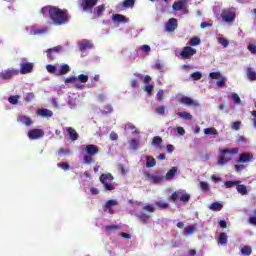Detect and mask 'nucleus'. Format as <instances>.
<instances>
[{"mask_svg": "<svg viewBox=\"0 0 256 256\" xmlns=\"http://www.w3.org/2000/svg\"><path fill=\"white\" fill-rule=\"evenodd\" d=\"M145 179L146 181H150L151 183H154V185H157V183H161L165 177H163V175L145 172Z\"/></svg>", "mask_w": 256, "mask_h": 256, "instance_id": "11", "label": "nucleus"}, {"mask_svg": "<svg viewBox=\"0 0 256 256\" xmlns=\"http://www.w3.org/2000/svg\"><path fill=\"white\" fill-rule=\"evenodd\" d=\"M100 182L104 185L105 191H115L113 186V175L111 173H105L100 176Z\"/></svg>", "mask_w": 256, "mask_h": 256, "instance_id": "5", "label": "nucleus"}, {"mask_svg": "<svg viewBox=\"0 0 256 256\" xmlns=\"http://www.w3.org/2000/svg\"><path fill=\"white\" fill-rule=\"evenodd\" d=\"M122 227L121 225H108L105 226V231L108 233H113V231H121Z\"/></svg>", "mask_w": 256, "mask_h": 256, "instance_id": "27", "label": "nucleus"}, {"mask_svg": "<svg viewBox=\"0 0 256 256\" xmlns=\"http://www.w3.org/2000/svg\"><path fill=\"white\" fill-rule=\"evenodd\" d=\"M142 81H143V83H145L147 85L151 81V76L146 75V76L142 77Z\"/></svg>", "mask_w": 256, "mask_h": 256, "instance_id": "63", "label": "nucleus"}, {"mask_svg": "<svg viewBox=\"0 0 256 256\" xmlns=\"http://www.w3.org/2000/svg\"><path fill=\"white\" fill-rule=\"evenodd\" d=\"M236 191L240 195H247V193H249V191L247 190V186H245L244 184H241V181L239 180H238V184H236Z\"/></svg>", "mask_w": 256, "mask_h": 256, "instance_id": "19", "label": "nucleus"}, {"mask_svg": "<svg viewBox=\"0 0 256 256\" xmlns=\"http://www.w3.org/2000/svg\"><path fill=\"white\" fill-rule=\"evenodd\" d=\"M191 77L194 81H199L201 77H203V75L201 74V72H193L191 74Z\"/></svg>", "mask_w": 256, "mask_h": 256, "instance_id": "51", "label": "nucleus"}, {"mask_svg": "<svg viewBox=\"0 0 256 256\" xmlns=\"http://www.w3.org/2000/svg\"><path fill=\"white\" fill-rule=\"evenodd\" d=\"M239 153V148H232V149H222L220 150V156L218 159V165L223 166L227 165L229 161H231V157H225V155H237Z\"/></svg>", "mask_w": 256, "mask_h": 256, "instance_id": "3", "label": "nucleus"}, {"mask_svg": "<svg viewBox=\"0 0 256 256\" xmlns=\"http://www.w3.org/2000/svg\"><path fill=\"white\" fill-rule=\"evenodd\" d=\"M209 209H211V211H221V209H223V204H221L219 202H213L209 206Z\"/></svg>", "mask_w": 256, "mask_h": 256, "instance_id": "32", "label": "nucleus"}, {"mask_svg": "<svg viewBox=\"0 0 256 256\" xmlns=\"http://www.w3.org/2000/svg\"><path fill=\"white\" fill-rule=\"evenodd\" d=\"M248 51H250L252 55H256V45L255 44L248 45Z\"/></svg>", "mask_w": 256, "mask_h": 256, "instance_id": "60", "label": "nucleus"}, {"mask_svg": "<svg viewBox=\"0 0 256 256\" xmlns=\"http://www.w3.org/2000/svg\"><path fill=\"white\" fill-rule=\"evenodd\" d=\"M144 211H148L149 213H155V208L151 205H146L143 207Z\"/></svg>", "mask_w": 256, "mask_h": 256, "instance_id": "61", "label": "nucleus"}, {"mask_svg": "<svg viewBox=\"0 0 256 256\" xmlns=\"http://www.w3.org/2000/svg\"><path fill=\"white\" fill-rule=\"evenodd\" d=\"M112 19H113L114 23H125L127 21L125 16H123L121 14H113Z\"/></svg>", "mask_w": 256, "mask_h": 256, "instance_id": "25", "label": "nucleus"}, {"mask_svg": "<svg viewBox=\"0 0 256 256\" xmlns=\"http://www.w3.org/2000/svg\"><path fill=\"white\" fill-rule=\"evenodd\" d=\"M157 165V161L153 158V156H146V167L151 169Z\"/></svg>", "mask_w": 256, "mask_h": 256, "instance_id": "21", "label": "nucleus"}, {"mask_svg": "<svg viewBox=\"0 0 256 256\" xmlns=\"http://www.w3.org/2000/svg\"><path fill=\"white\" fill-rule=\"evenodd\" d=\"M37 115H40V117H51L53 115V111L47 109V108H42L37 110Z\"/></svg>", "mask_w": 256, "mask_h": 256, "instance_id": "20", "label": "nucleus"}, {"mask_svg": "<svg viewBox=\"0 0 256 256\" xmlns=\"http://www.w3.org/2000/svg\"><path fill=\"white\" fill-rule=\"evenodd\" d=\"M33 99H35V94L33 92H29L26 94L25 101H27L28 103H31Z\"/></svg>", "mask_w": 256, "mask_h": 256, "instance_id": "53", "label": "nucleus"}, {"mask_svg": "<svg viewBox=\"0 0 256 256\" xmlns=\"http://www.w3.org/2000/svg\"><path fill=\"white\" fill-rule=\"evenodd\" d=\"M80 51H86V49H93V43L89 40H83L79 43Z\"/></svg>", "mask_w": 256, "mask_h": 256, "instance_id": "18", "label": "nucleus"}, {"mask_svg": "<svg viewBox=\"0 0 256 256\" xmlns=\"http://www.w3.org/2000/svg\"><path fill=\"white\" fill-rule=\"evenodd\" d=\"M177 175V167H172L167 173H166V179L168 181H171V179H175V176Z\"/></svg>", "mask_w": 256, "mask_h": 256, "instance_id": "22", "label": "nucleus"}, {"mask_svg": "<svg viewBox=\"0 0 256 256\" xmlns=\"http://www.w3.org/2000/svg\"><path fill=\"white\" fill-rule=\"evenodd\" d=\"M232 100L234 101V103H236L237 105H239V103H241V98L239 97V95L237 93H233L232 94Z\"/></svg>", "mask_w": 256, "mask_h": 256, "instance_id": "57", "label": "nucleus"}, {"mask_svg": "<svg viewBox=\"0 0 256 256\" xmlns=\"http://www.w3.org/2000/svg\"><path fill=\"white\" fill-rule=\"evenodd\" d=\"M155 113L157 115H162L165 116V106H158L156 109H155Z\"/></svg>", "mask_w": 256, "mask_h": 256, "instance_id": "48", "label": "nucleus"}, {"mask_svg": "<svg viewBox=\"0 0 256 256\" xmlns=\"http://www.w3.org/2000/svg\"><path fill=\"white\" fill-rule=\"evenodd\" d=\"M71 71V68L69 67V65L67 64H63L60 67V70L58 72V75H67V73H69Z\"/></svg>", "mask_w": 256, "mask_h": 256, "instance_id": "31", "label": "nucleus"}, {"mask_svg": "<svg viewBox=\"0 0 256 256\" xmlns=\"http://www.w3.org/2000/svg\"><path fill=\"white\" fill-rule=\"evenodd\" d=\"M193 233H195V226L190 225L185 229L184 235H193Z\"/></svg>", "mask_w": 256, "mask_h": 256, "instance_id": "42", "label": "nucleus"}, {"mask_svg": "<svg viewBox=\"0 0 256 256\" xmlns=\"http://www.w3.org/2000/svg\"><path fill=\"white\" fill-rule=\"evenodd\" d=\"M156 207H159V209H169V203L167 202H156Z\"/></svg>", "mask_w": 256, "mask_h": 256, "instance_id": "49", "label": "nucleus"}, {"mask_svg": "<svg viewBox=\"0 0 256 256\" xmlns=\"http://www.w3.org/2000/svg\"><path fill=\"white\" fill-rule=\"evenodd\" d=\"M227 233L221 232L219 237H218V245H227Z\"/></svg>", "mask_w": 256, "mask_h": 256, "instance_id": "24", "label": "nucleus"}, {"mask_svg": "<svg viewBox=\"0 0 256 256\" xmlns=\"http://www.w3.org/2000/svg\"><path fill=\"white\" fill-rule=\"evenodd\" d=\"M66 131H67L71 141H77V139H79V134L77 133V131L75 129H73V127H67Z\"/></svg>", "mask_w": 256, "mask_h": 256, "instance_id": "17", "label": "nucleus"}, {"mask_svg": "<svg viewBox=\"0 0 256 256\" xmlns=\"http://www.w3.org/2000/svg\"><path fill=\"white\" fill-rule=\"evenodd\" d=\"M179 27V24L177 23V19L170 18L168 22L165 25V31L167 33H175V30Z\"/></svg>", "mask_w": 256, "mask_h": 256, "instance_id": "13", "label": "nucleus"}, {"mask_svg": "<svg viewBox=\"0 0 256 256\" xmlns=\"http://www.w3.org/2000/svg\"><path fill=\"white\" fill-rule=\"evenodd\" d=\"M239 163H249V161H253V154L244 153L239 156Z\"/></svg>", "mask_w": 256, "mask_h": 256, "instance_id": "16", "label": "nucleus"}, {"mask_svg": "<svg viewBox=\"0 0 256 256\" xmlns=\"http://www.w3.org/2000/svg\"><path fill=\"white\" fill-rule=\"evenodd\" d=\"M210 79H219L221 76V72L217 71V72H211L209 74Z\"/></svg>", "mask_w": 256, "mask_h": 256, "instance_id": "54", "label": "nucleus"}, {"mask_svg": "<svg viewBox=\"0 0 256 256\" xmlns=\"http://www.w3.org/2000/svg\"><path fill=\"white\" fill-rule=\"evenodd\" d=\"M115 205H117L116 200H108L104 205V209H111V207H115Z\"/></svg>", "mask_w": 256, "mask_h": 256, "instance_id": "43", "label": "nucleus"}, {"mask_svg": "<svg viewBox=\"0 0 256 256\" xmlns=\"http://www.w3.org/2000/svg\"><path fill=\"white\" fill-rule=\"evenodd\" d=\"M191 199V194L186 193L185 190H178L170 196V201L173 203H177V201L180 200L181 203H189V200Z\"/></svg>", "mask_w": 256, "mask_h": 256, "instance_id": "4", "label": "nucleus"}, {"mask_svg": "<svg viewBox=\"0 0 256 256\" xmlns=\"http://www.w3.org/2000/svg\"><path fill=\"white\" fill-rule=\"evenodd\" d=\"M61 51H63V46H55L53 48L47 49V58L50 61H53V59H55V57H57Z\"/></svg>", "mask_w": 256, "mask_h": 256, "instance_id": "12", "label": "nucleus"}, {"mask_svg": "<svg viewBox=\"0 0 256 256\" xmlns=\"http://www.w3.org/2000/svg\"><path fill=\"white\" fill-rule=\"evenodd\" d=\"M138 219L139 221H141V223L145 224V223H149L150 217L145 213H141L138 215Z\"/></svg>", "mask_w": 256, "mask_h": 256, "instance_id": "38", "label": "nucleus"}, {"mask_svg": "<svg viewBox=\"0 0 256 256\" xmlns=\"http://www.w3.org/2000/svg\"><path fill=\"white\" fill-rule=\"evenodd\" d=\"M235 11L230 8L224 9L221 13L222 21L225 23H233L235 21Z\"/></svg>", "mask_w": 256, "mask_h": 256, "instance_id": "6", "label": "nucleus"}, {"mask_svg": "<svg viewBox=\"0 0 256 256\" xmlns=\"http://www.w3.org/2000/svg\"><path fill=\"white\" fill-rule=\"evenodd\" d=\"M153 89H154L153 84H146V85L144 86V91H145L148 95H153Z\"/></svg>", "mask_w": 256, "mask_h": 256, "instance_id": "41", "label": "nucleus"}, {"mask_svg": "<svg viewBox=\"0 0 256 256\" xmlns=\"http://www.w3.org/2000/svg\"><path fill=\"white\" fill-rule=\"evenodd\" d=\"M200 189L201 191H203L204 193H207V191H209V183L201 181L200 182Z\"/></svg>", "mask_w": 256, "mask_h": 256, "instance_id": "44", "label": "nucleus"}, {"mask_svg": "<svg viewBox=\"0 0 256 256\" xmlns=\"http://www.w3.org/2000/svg\"><path fill=\"white\" fill-rule=\"evenodd\" d=\"M204 133L205 135H218L217 129L215 128H205Z\"/></svg>", "mask_w": 256, "mask_h": 256, "instance_id": "40", "label": "nucleus"}, {"mask_svg": "<svg viewBox=\"0 0 256 256\" xmlns=\"http://www.w3.org/2000/svg\"><path fill=\"white\" fill-rule=\"evenodd\" d=\"M224 185L226 189H233V187H237V185H239V180L226 181L224 182Z\"/></svg>", "mask_w": 256, "mask_h": 256, "instance_id": "30", "label": "nucleus"}, {"mask_svg": "<svg viewBox=\"0 0 256 256\" xmlns=\"http://www.w3.org/2000/svg\"><path fill=\"white\" fill-rule=\"evenodd\" d=\"M58 167L63 169V171H69V169H71V164H69V162H62L58 164Z\"/></svg>", "mask_w": 256, "mask_h": 256, "instance_id": "39", "label": "nucleus"}, {"mask_svg": "<svg viewBox=\"0 0 256 256\" xmlns=\"http://www.w3.org/2000/svg\"><path fill=\"white\" fill-rule=\"evenodd\" d=\"M240 252L244 256H249V255H251V253H253V249L251 248V246H244L241 248Z\"/></svg>", "mask_w": 256, "mask_h": 256, "instance_id": "36", "label": "nucleus"}, {"mask_svg": "<svg viewBox=\"0 0 256 256\" xmlns=\"http://www.w3.org/2000/svg\"><path fill=\"white\" fill-rule=\"evenodd\" d=\"M181 103L187 105L188 107H197L199 104L195 102L191 97L182 96Z\"/></svg>", "mask_w": 256, "mask_h": 256, "instance_id": "15", "label": "nucleus"}, {"mask_svg": "<svg viewBox=\"0 0 256 256\" xmlns=\"http://www.w3.org/2000/svg\"><path fill=\"white\" fill-rule=\"evenodd\" d=\"M162 142L163 139L159 136L154 137L152 140L153 145H157V147H159V145H161Z\"/></svg>", "mask_w": 256, "mask_h": 256, "instance_id": "52", "label": "nucleus"}, {"mask_svg": "<svg viewBox=\"0 0 256 256\" xmlns=\"http://www.w3.org/2000/svg\"><path fill=\"white\" fill-rule=\"evenodd\" d=\"M193 55H197V49L190 46H185L180 52L182 59H191Z\"/></svg>", "mask_w": 256, "mask_h": 256, "instance_id": "9", "label": "nucleus"}, {"mask_svg": "<svg viewBox=\"0 0 256 256\" xmlns=\"http://www.w3.org/2000/svg\"><path fill=\"white\" fill-rule=\"evenodd\" d=\"M75 81H77V77L76 76H69L68 78H66L64 80V83H75Z\"/></svg>", "mask_w": 256, "mask_h": 256, "instance_id": "59", "label": "nucleus"}, {"mask_svg": "<svg viewBox=\"0 0 256 256\" xmlns=\"http://www.w3.org/2000/svg\"><path fill=\"white\" fill-rule=\"evenodd\" d=\"M33 63L31 62H24L20 65V71L19 73H21V75H27L29 73L33 72Z\"/></svg>", "mask_w": 256, "mask_h": 256, "instance_id": "14", "label": "nucleus"}, {"mask_svg": "<svg viewBox=\"0 0 256 256\" xmlns=\"http://www.w3.org/2000/svg\"><path fill=\"white\" fill-rule=\"evenodd\" d=\"M217 87L223 88L225 87V77L220 76L218 81L216 82Z\"/></svg>", "mask_w": 256, "mask_h": 256, "instance_id": "50", "label": "nucleus"}, {"mask_svg": "<svg viewBox=\"0 0 256 256\" xmlns=\"http://www.w3.org/2000/svg\"><path fill=\"white\" fill-rule=\"evenodd\" d=\"M246 73L249 81H256V72L253 70V68L248 67Z\"/></svg>", "mask_w": 256, "mask_h": 256, "instance_id": "23", "label": "nucleus"}, {"mask_svg": "<svg viewBox=\"0 0 256 256\" xmlns=\"http://www.w3.org/2000/svg\"><path fill=\"white\" fill-rule=\"evenodd\" d=\"M86 154L83 157V161L86 165H91L95 163V155L99 153V148L93 144L86 145L85 147Z\"/></svg>", "mask_w": 256, "mask_h": 256, "instance_id": "2", "label": "nucleus"}, {"mask_svg": "<svg viewBox=\"0 0 256 256\" xmlns=\"http://www.w3.org/2000/svg\"><path fill=\"white\" fill-rule=\"evenodd\" d=\"M251 116L254 117L251 119L253 126L256 128V110L251 112Z\"/></svg>", "mask_w": 256, "mask_h": 256, "instance_id": "62", "label": "nucleus"}, {"mask_svg": "<svg viewBox=\"0 0 256 256\" xmlns=\"http://www.w3.org/2000/svg\"><path fill=\"white\" fill-rule=\"evenodd\" d=\"M177 115L185 121H191V119H193V115H191L189 112H178Z\"/></svg>", "mask_w": 256, "mask_h": 256, "instance_id": "29", "label": "nucleus"}, {"mask_svg": "<svg viewBox=\"0 0 256 256\" xmlns=\"http://www.w3.org/2000/svg\"><path fill=\"white\" fill-rule=\"evenodd\" d=\"M19 121L23 123V125H26V127L33 125V120H31V118L27 116H20Z\"/></svg>", "mask_w": 256, "mask_h": 256, "instance_id": "26", "label": "nucleus"}, {"mask_svg": "<svg viewBox=\"0 0 256 256\" xmlns=\"http://www.w3.org/2000/svg\"><path fill=\"white\" fill-rule=\"evenodd\" d=\"M20 98H21V96H19V95L10 96L8 98V101H9V103H11V105H19Z\"/></svg>", "mask_w": 256, "mask_h": 256, "instance_id": "37", "label": "nucleus"}, {"mask_svg": "<svg viewBox=\"0 0 256 256\" xmlns=\"http://www.w3.org/2000/svg\"><path fill=\"white\" fill-rule=\"evenodd\" d=\"M42 137H45V131H43V129H31L28 132V139H30L31 141H35L37 139H41Z\"/></svg>", "mask_w": 256, "mask_h": 256, "instance_id": "10", "label": "nucleus"}, {"mask_svg": "<svg viewBox=\"0 0 256 256\" xmlns=\"http://www.w3.org/2000/svg\"><path fill=\"white\" fill-rule=\"evenodd\" d=\"M80 7L84 13L93 11V8L99 3V0H80Z\"/></svg>", "mask_w": 256, "mask_h": 256, "instance_id": "7", "label": "nucleus"}, {"mask_svg": "<svg viewBox=\"0 0 256 256\" xmlns=\"http://www.w3.org/2000/svg\"><path fill=\"white\" fill-rule=\"evenodd\" d=\"M218 43H220V45L224 47H229V40H227L226 38H219Z\"/></svg>", "mask_w": 256, "mask_h": 256, "instance_id": "55", "label": "nucleus"}, {"mask_svg": "<svg viewBox=\"0 0 256 256\" xmlns=\"http://www.w3.org/2000/svg\"><path fill=\"white\" fill-rule=\"evenodd\" d=\"M42 11H48L49 19H51L56 27H61V25H67V23H69L67 10H62L55 6H46L42 8Z\"/></svg>", "mask_w": 256, "mask_h": 256, "instance_id": "1", "label": "nucleus"}, {"mask_svg": "<svg viewBox=\"0 0 256 256\" xmlns=\"http://www.w3.org/2000/svg\"><path fill=\"white\" fill-rule=\"evenodd\" d=\"M201 44V38L199 37H193L189 40V46L190 47H197V45Z\"/></svg>", "mask_w": 256, "mask_h": 256, "instance_id": "33", "label": "nucleus"}, {"mask_svg": "<svg viewBox=\"0 0 256 256\" xmlns=\"http://www.w3.org/2000/svg\"><path fill=\"white\" fill-rule=\"evenodd\" d=\"M163 97H164V92L163 90H159L156 94V99L157 101H159V103H161V101H163Z\"/></svg>", "mask_w": 256, "mask_h": 256, "instance_id": "56", "label": "nucleus"}, {"mask_svg": "<svg viewBox=\"0 0 256 256\" xmlns=\"http://www.w3.org/2000/svg\"><path fill=\"white\" fill-rule=\"evenodd\" d=\"M46 69H47L48 73H51V74L57 73V66H55V65L48 64L46 66Z\"/></svg>", "mask_w": 256, "mask_h": 256, "instance_id": "46", "label": "nucleus"}, {"mask_svg": "<svg viewBox=\"0 0 256 256\" xmlns=\"http://www.w3.org/2000/svg\"><path fill=\"white\" fill-rule=\"evenodd\" d=\"M183 7H185V2H183V1H176L172 5V9L174 11H181V9H183Z\"/></svg>", "mask_w": 256, "mask_h": 256, "instance_id": "28", "label": "nucleus"}, {"mask_svg": "<svg viewBox=\"0 0 256 256\" xmlns=\"http://www.w3.org/2000/svg\"><path fill=\"white\" fill-rule=\"evenodd\" d=\"M135 5V0H124L123 1V7L126 9H129V7H133Z\"/></svg>", "mask_w": 256, "mask_h": 256, "instance_id": "45", "label": "nucleus"}, {"mask_svg": "<svg viewBox=\"0 0 256 256\" xmlns=\"http://www.w3.org/2000/svg\"><path fill=\"white\" fill-rule=\"evenodd\" d=\"M249 223L251 225H256V216H250Z\"/></svg>", "mask_w": 256, "mask_h": 256, "instance_id": "64", "label": "nucleus"}, {"mask_svg": "<svg viewBox=\"0 0 256 256\" xmlns=\"http://www.w3.org/2000/svg\"><path fill=\"white\" fill-rule=\"evenodd\" d=\"M78 81H80V83H87V81H89V75H87V74H80L78 76Z\"/></svg>", "mask_w": 256, "mask_h": 256, "instance_id": "47", "label": "nucleus"}, {"mask_svg": "<svg viewBox=\"0 0 256 256\" xmlns=\"http://www.w3.org/2000/svg\"><path fill=\"white\" fill-rule=\"evenodd\" d=\"M19 75V70L15 68H10L0 72V79L3 81H9V79H13V77Z\"/></svg>", "mask_w": 256, "mask_h": 256, "instance_id": "8", "label": "nucleus"}, {"mask_svg": "<svg viewBox=\"0 0 256 256\" xmlns=\"http://www.w3.org/2000/svg\"><path fill=\"white\" fill-rule=\"evenodd\" d=\"M96 17H101L105 13V4H101L95 8Z\"/></svg>", "mask_w": 256, "mask_h": 256, "instance_id": "34", "label": "nucleus"}, {"mask_svg": "<svg viewBox=\"0 0 256 256\" xmlns=\"http://www.w3.org/2000/svg\"><path fill=\"white\" fill-rule=\"evenodd\" d=\"M232 129L234 131H239L241 129V121H236L232 124Z\"/></svg>", "mask_w": 256, "mask_h": 256, "instance_id": "58", "label": "nucleus"}, {"mask_svg": "<svg viewBox=\"0 0 256 256\" xmlns=\"http://www.w3.org/2000/svg\"><path fill=\"white\" fill-rule=\"evenodd\" d=\"M71 155V150L65 149V148H60L58 150V157H67Z\"/></svg>", "mask_w": 256, "mask_h": 256, "instance_id": "35", "label": "nucleus"}]
</instances>
